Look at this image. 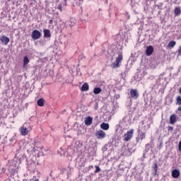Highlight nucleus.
<instances>
[{
    "label": "nucleus",
    "mask_w": 181,
    "mask_h": 181,
    "mask_svg": "<svg viewBox=\"0 0 181 181\" xmlns=\"http://www.w3.org/2000/svg\"><path fill=\"white\" fill-rule=\"evenodd\" d=\"M175 15H180V8L175 7L174 10Z\"/></svg>",
    "instance_id": "4be33fe9"
},
{
    "label": "nucleus",
    "mask_w": 181,
    "mask_h": 181,
    "mask_svg": "<svg viewBox=\"0 0 181 181\" xmlns=\"http://www.w3.org/2000/svg\"><path fill=\"white\" fill-rule=\"evenodd\" d=\"M49 23L50 25H52V24L53 23V20H49Z\"/></svg>",
    "instance_id": "c85d7f7f"
},
{
    "label": "nucleus",
    "mask_w": 181,
    "mask_h": 181,
    "mask_svg": "<svg viewBox=\"0 0 181 181\" xmlns=\"http://www.w3.org/2000/svg\"><path fill=\"white\" fill-rule=\"evenodd\" d=\"M84 3V0H74L73 5L74 6H81Z\"/></svg>",
    "instance_id": "ddd939ff"
},
{
    "label": "nucleus",
    "mask_w": 181,
    "mask_h": 181,
    "mask_svg": "<svg viewBox=\"0 0 181 181\" xmlns=\"http://www.w3.org/2000/svg\"><path fill=\"white\" fill-rule=\"evenodd\" d=\"M43 33H44V37L47 38V39L52 37V33H50V30L44 29Z\"/></svg>",
    "instance_id": "f8f14e48"
},
{
    "label": "nucleus",
    "mask_w": 181,
    "mask_h": 181,
    "mask_svg": "<svg viewBox=\"0 0 181 181\" xmlns=\"http://www.w3.org/2000/svg\"><path fill=\"white\" fill-rule=\"evenodd\" d=\"M88 90H89L88 83H83L81 87V91H88Z\"/></svg>",
    "instance_id": "6ab92c4d"
},
{
    "label": "nucleus",
    "mask_w": 181,
    "mask_h": 181,
    "mask_svg": "<svg viewBox=\"0 0 181 181\" xmlns=\"http://www.w3.org/2000/svg\"><path fill=\"white\" fill-rule=\"evenodd\" d=\"M37 104L39 107H43L45 105V99L43 98H40L37 101Z\"/></svg>",
    "instance_id": "a211bd4d"
},
{
    "label": "nucleus",
    "mask_w": 181,
    "mask_h": 181,
    "mask_svg": "<svg viewBox=\"0 0 181 181\" xmlns=\"http://www.w3.org/2000/svg\"><path fill=\"white\" fill-rule=\"evenodd\" d=\"M168 132H173V127L168 126Z\"/></svg>",
    "instance_id": "bb28decb"
},
{
    "label": "nucleus",
    "mask_w": 181,
    "mask_h": 181,
    "mask_svg": "<svg viewBox=\"0 0 181 181\" xmlns=\"http://www.w3.org/2000/svg\"><path fill=\"white\" fill-rule=\"evenodd\" d=\"M175 46H176V42L171 40L169 42L168 45H167V47L173 48L175 47Z\"/></svg>",
    "instance_id": "aec40b11"
},
{
    "label": "nucleus",
    "mask_w": 181,
    "mask_h": 181,
    "mask_svg": "<svg viewBox=\"0 0 181 181\" xmlns=\"http://www.w3.org/2000/svg\"><path fill=\"white\" fill-rule=\"evenodd\" d=\"M139 135L136 137V142L138 144L139 142H142L143 139H145L146 138V133L145 132H139V130L138 131Z\"/></svg>",
    "instance_id": "39448f33"
},
{
    "label": "nucleus",
    "mask_w": 181,
    "mask_h": 181,
    "mask_svg": "<svg viewBox=\"0 0 181 181\" xmlns=\"http://www.w3.org/2000/svg\"><path fill=\"white\" fill-rule=\"evenodd\" d=\"M92 124H93V117L89 116L85 119V125H86L87 127H90V125H91Z\"/></svg>",
    "instance_id": "4468645a"
},
{
    "label": "nucleus",
    "mask_w": 181,
    "mask_h": 181,
    "mask_svg": "<svg viewBox=\"0 0 181 181\" xmlns=\"http://www.w3.org/2000/svg\"><path fill=\"white\" fill-rule=\"evenodd\" d=\"M0 41L1 42V43H4V45H8V43H9L10 42V40H9V37L5 36V35H3L1 37H0Z\"/></svg>",
    "instance_id": "9d476101"
},
{
    "label": "nucleus",
    "mask_w": 181,
    "mask_h": 181,
    "mask_svg": "<svg viewBox=\"0 0 181 181\" xmlns=\"http://www.w3.org/2000/svg\"><path fill=\"white\" fill-rule=\"evenodd\" d=\"M172 177H173L174 179H177V177H179V176H180V171H179V170H173L172 171Z\"/></svg>",
    "instance_id": "9b49d317"
},
{
    "label": "nucleus",
    "mask_w": 181,
    "mask_h": 181,
    "mask_svg": "<svg viewBox=\"0 0 181 181\" xmlns=\"http://www.w3.org/2000/svg\"><path fill=\"white\" fill-rule=\"evenodd\" d=\"M133 136H134V129H131L124 134L123 141H124L125 142H128V141H131V139H132Z\"/></svg>",
    "instance_id": "7ed1b4c3"
},
{
    "label": "nucleus",
    "mask_w": 181,
    "mask_h": 181,
    "mask_svg": "<svg viewBox=\"0 0 181 181\" xmlns=\"http://www.w3.org/2000/svg\"><path fill=\"white\" fill-rule=\"evenodd\" d=\"M107 136V134H105V132L103 130H98L95 133V137L97 139H104Z\"/></svg>",
    "instance_id": "423d86ee"
},
{
    "label": "nucleus",
    "mask_w": 181,
    "mask_h": 181,
    "mask_svg": "<svg viewBox=\"0 0 181 181\" xmlns=\"http://www.w3.org/2000/svg\"><path fill=\"white\" fill-rule=\"evenodd\" d=\"M177 120V116L175 114H173L170 116V124L173 125Z\"/></svg>",
    "instance_id": "6e6552de"
},
{
    "label": "nucleus",
    "mask_w": 181,
    "mask_h": 181,
    "mask_svg": "<svg viewBox=\"0 0 181 181\" xmlns=\"http://www.w3.org/2000/svg\"><path fill=\"white\" fill-rule=\"evenodd\" d=\"M95 173H98V172L101 171V168H100V166L95 165Z\"/></svg>",
    "instance_id": "b1692460"
},
{
    "label": "nucleus",
    "mask_w": 181,
    "mask_h": 181,
    "mask_svg": "<svg viewBox=\"0 0 181 181\" xmlns=\"http://www.w3.org/2000/svg\"><path fill=\"white\" fill-rule=\"evenodd\" d=\"M122 60H124V55L122 53H119L118 57H116L115 62L110 65L112 69H118L121 66L119 64L122 63Z\"/></svg>",
    "instance_id": "f257e3e1"
},
{
    "label": "nucleus",
    "mask_w": 181,
    "mask_h": 181,
    "mask_svg": "<svg viewBox=\"0 0 181 181\" xmlns=\"http://www.w3.org/2000/svg\"><path fill=\"white\" fill-rule=\"evenodd\" d=\"M131 155H132V152H131L129 148H126L125 151L122 152L123 156H131Z\"/></svg>",
    "instance_id": "f3484780"
},
{
    "label": "nucleus",
    "mask_w": 181,
    "mask_h": 181,
    "mask_svg": "<svg viewBox=\"0 0 181 181\" xmlns=\"http://www.w3.org/2000/svg\"><path fill=\"white\" fill-rule=\"evenodd\" d=\"M29 123H25L23 126L20 128L21 135L23 136H26L28 134H29V131L32 129L30 127H28Z\"/></svg>",
    "instance_id": "f03ea898"
},
{
    "label": "nucleus",
    "mask_w": 181,
    "mask_h": 181,
    "mask_svg": "<svg viewBox=\"0 0 181 181\" xmlns=\"http://www.w3.org/2000/svg\"><path fill=\"white\" fill-rule=\"evenodd\" d=\"M60 12H63V6L62 4H59L57 8Z\"/></svg>",
    "instance_id": "a878e982"
},
{
    "label": "nucleus",
    "mask_w": 181,
    "mask_h": 181,
    "mask_svg": "<svg viewBox=\"0 0 181 181\" xmlns=\"http://www.w3.org/2000/svg\"><path fill=\"white\" fill-rule=\"evenodd\" d=\"M177 111H181V106L177 108Z\"/></svg>",
    "instance_id": "c756f323"
},
{
    "label": "nucleus",
    "mask_w": 181,
    "mask_h": 181,
    "mask_svg": "<svg viewBox=\"0 0 181 181\" xmlns=\"http://www.w3.org/2000/svg\"><path fill=\"white\" fill-rule=\"evenodd\" d=\"M101 129H103V131H108L110 129V124L108 123L103 122L100 124Z\"/></svg>",
    "instance_id": "2eb2a0df"
},
{
    "label": "nucleus",
    "mask_w": 181,
    "mask_h": 181,
    "mask_svg": "<svg viewBox=\"0 0 181 181\" xmlns=\"http://www.w3.org/2000/svg\"><path fill=\"white\" fill-rule=\"evenodd\" d=\"M101 91H102L101 88H95L93 90L94 94H100Z\"/></svg>",
    "instance_id": "412c9836"
},
{
    "label": "nucleus",
    "mask_w": 181,
    "mask_h": 181,
    "mask_svg": "<svg viewBox=\"0 0 181 181\" xmlns=\"http://www.w3.org/2000/svg\"><path fill=\"white\" fill-rule=\"evenodd\" d=\"M30 62V60H29V57H28V56H25L23 58V69H25V67H26V66L29 64Z\"/></svg>",
    "instance_id": "dca6fc26"
},
{
    "label": "nucleus",
    "mask_w": 181,
    "mask_h": 181,
    "mask_svg": "<svg viewBox=\"0 0 181 181\" xmlns=\"http://www.w3.org/2000/svg\"><path fill=\"white\" fill-rule=\"evenodd\" d=\"M177 53V56H181V46L178 48Z\"/></svg>",
    "instance_id": "cd10ccee"
},
{
    "label": "nucleus",
    "mask_w": 181,
    "mask_h": 181,
    "mask_svg": "<svg viewBox=\"0 0 181 181\" xmlns=\"http://www.w3.org/2000/svg\"><path fill=\"white\" fill-rule=\"evenodd\" d=\"M42 36V33L38 30H34L32 32L31 37L33 40H37V39H40V37Z\"/></svg>",
    "instance_id": "20e7f679"
},
{
    "label": "nucleus",
    "mask_w": 181,
    "mask_h": 181,
    "mask_svg": "<svg viewBox=\"0 0 181 181\" xmlns=\"http://www.w3.org/2000/svg\"><path fill=\"white\" fill-rule=\"evenodd\" d=\"M153 169H154V173L155 175H156V173H158V164L155 163L153 166Z\"/></svg>",
    "instance_id": "393cba45"
},
{
    "label": "nucleus",
    "mask_w": 181,
    "mask_h": 181,
    "mask_svg": "<svg viewBox=\"0 0 181 181\" xmlns=\"http://www.w3.org/2000/svg\"><path fill=\"white\" fill-rule=\"evenodd\" d=\"M130 95L131 98L134 100H136L138 97H139V93H138V90L136 89H131L130 90Z\"/></svg>",
    "instance_id": "0eeeda50"
},
{
    "label": "nucleus",
    "mask_w": 181,
    "mask_h": 181,
    "mask_svg": "<svg viewBox=\"0 0 181 181\" xmlns=\"http://www.w3.org/2000/svg\"><path fill=\"white\" fill-rule=\"evenodd\" d=\"M176 104H177V105H181V97L180 96L177 97Z\"/></svg>",
    "instance_id": "5701e85b"
},
{
    "label": "nucleus",
    "mask_w": 181,
    "mask_h": 181,
    "mask_svg": "<svg viewBox=\"0 0 181 181\" xmlns=\"http://www.w3.org/2000/svg\"><path fill=\"white\" fill-rule=\"evenodd\" d=\"M146 56H151L152 53H153V47L150 45L146 47V52H145Z\"/></svg>",
    "instance_id": "1a4fd4ad"
}]
</instances>
